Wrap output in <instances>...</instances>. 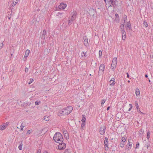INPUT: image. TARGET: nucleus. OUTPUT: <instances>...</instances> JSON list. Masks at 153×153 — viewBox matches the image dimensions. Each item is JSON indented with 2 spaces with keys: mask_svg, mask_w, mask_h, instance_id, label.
Returning <instances> with one entry per match:
<instances>
[{
  "mask_svg": "<svg viewBox=\"0 0 153 153\" xmlns=\"http://www.w3.org/2000/svg\"><path fill=\"white\" fill-rule=\"evenodd\" d=\"M64 153H71L69 151V149H67L65 150L64 152Z\"/></svg>",
  "mask_w": 153,
  "mask_h": 153,
  "instance_id": "obj_34",
  "label": "nucleus"
},
{
  "mask_svg": "<svg viewBox=\"0 0 153 153\" xmlns=\"http://www.w3.org/2000/svg\"><path fill=\"white\" fill-rule=\"evenodd\" d=\"M13 52H11V55L12 57V56L13 55Z\"/></svg>",
  "mask_w": 153,
  "mask_h": 153,
  "instance_id": "obj_54",
  "label": "nucleus"
},
{
  "mask_svg": "<svg viewBox=\"0 0 153 153\" xmlns=\"http://www.w3.org/2000/svg\"><path fill=\"white\" fill-rule=\"evenodd\" d=\"M2 128V126H1V125H0V130H3Z\"/></svg>",
  "mask_w": 153,
  "mask_h": 153,
  "instance_id": "obj_49",
  "label": "nucleus"
},
{
  "mask_svg": "<svg viewBox=\"0 0 153 153\" xmlns=\"http://www.w3.org/2000/svg\"><path fill=\"white\" fill-rule=\"evenodd\" d=\"M99 57L101 56L102 55V51L101 50H100L99 51Z\"/></svg>",
  "mask_w": 153,
  "mask_h": 153,
  "instance_id": "obj_39",
  "label": "nucleus"
},
{
  "mask_svg": "<svg viewBox=\"0 0 153 153\" xmlns=\"http://www.w3.org/2000/svg\"><path fill=\"white\" fill-rule=\"evenodd\" d=\"M81 56L82 57H87L86 52H82L81 53Z\"/></svg>",
  "mask_w": 153,
  "mask_h": 153,
  "instance_id": "obj_20",
  "label": "nucleus"
},
{
  "mask_svg": "<svg viewBox=\"0 0 153 153\" xmlns=\"http://www.w3.org/2000/svg\"><path fill=\"white\" fill-rule=\"evenodd\" d=\"M122 39L123 40H125L126 38V33L125 30H122Z\"/></svg>",
  "mask_w": 153,
  "mask_h": 153,
  "instance_id": "obj_9",
  "label": "nucleus"
},
{
  "mask_svg": "<svg viewBox=\"0 0 153 153\" xmlns=\"http://www.w3.org/2000/svg\"><path fill=\"white\" fill-rule=\"evenodd\" d=\"M115 16L116 18L119 17V15L117 14L116 13L115 14Z\"/></svg>",
  "mask_w": 153,
  "mask_h": 153,
  "instance_id": "obj_48",
  "label": "nucleus"
},
{
  "mask_svg": "<svg viewBox=\"0 0 153 153\" xmlns=\"http://www.w3.org/2000/svg\"><path fill=\"white\" fill-rule=\"evenodd\" d=\"M126 149H127L128 150H129L131 149V146H129V145H127L126 146Z\"/></svg>",
  "mask_w": 153,
  "mask_h": 153,
  "instance_id": "obj_35",
  "label": "nucleus"
},
{
  "mask_svg": "<svg viewBox=\"0 0 153 153\" xmlns=\"http://www.w3.org/2000/svg\"><path fill=\"white\" fill-rule=\"evenodd\" d=\"M8 124L6 123H4L2 125H1V126H2V128H3V130L7 126Z\"/></svg>",
  "mask_w": 153,
  "mask_h": 153,
  "instance_id": "obj_19",
  "label": "nucleus"
},
{
  "mask_svg": "<svg viewBox=\"0 0 153 153\" xmlns=\"http://www.w3.org/2000/svg\"><path fill=\"white\" fill-rule=\"evenodd\" d=\"M150 145L149 143H147V146H146V147L147 149H148L149 147L150 146Z\"/></svg>",
  "mask_w": 153,
  "mask_h": 153,
  "instance_id": "obj_44",
  "label": "nucleus"
},
{
  "mask_svg": "<svg viewBox=\"0 0 153 153\" xmlns=\"http://www.w3.org/2000/svg\"><path fill=\"white\" fill-rule=\"evenodd\" d=\"M72 109V107L70 106L60 110L59 111V113L62 115H67L71 112Z\"/></svg>",
  "mask_w": 153,
  "mask_h": 153,
  "instance_id": "obj_1",
  "label": "nucleus"
},
{
  "mask_svg": "<svg viewBox=\"0 0 153 153\" xmlns=\"http://www.w3.org/2000/svg\"><path fill=\"white\" fill-rule=\"evenodd\" d=\"M109 108H110V107H108L107 108V110H109Z\"/></svg>",
  "mask_w": 153,
  "mask_h": 153,
  "instance_id": "obj_55",
  "label": "nucleus"
},
{
  "mask_svg": "<svg viewBox=\"0 0 153 153\" xmlns=\"http://www.w3.org/2000/svg\"><path fill=\"white\" fill-rule=\"evenodd\" d=\"M64 137L66 138V139H69V137L68 136V134L67 133L65 132L64 133Z\"/></svg>",
  "mask_w": 153,
  "mask_h": 153,
  "instance_id": "obj_22",
  "label": "nucleus"
},
{
  "mask_svg": "<svg viewBox=\"0 0 153 153\" xmlns=\"http://www.w3.org/2000/svg\"><path fill=\"white\" fill-rule=\"evenodd\" d=\"M117 62V59L116 58H114L113 59L111 68L113 70H114L116 68Z\"/></svg>",
  "mask_w": 153,
  "mask_h": 153,
  "instance_id": "obj_3",
  "label": "nucleus"
},
{
  "mask_svg": "<svg viewBox=\"0 0 153 153\" xmlns=\"http://www.w3.org/2000/svg\"><path fill=\"white\" fill-rule=\"evenodd\" d=\"M136 108H137V110L139 108V106L138 105V104H137V105H136Z\"/></svg>",
  "mask_w": 153,
  "mask_h": 153,
  "instance_id": "obj_46",
  "label": "nucleus"
},
{
  "mask_svg": "<svg viewBox=\"0 0 153 153\" xmlns=\"http://www.w3.org/2000/svg\"><path fill=\"white\" fill-rule=\"evenodd\" d=\"M62 142H60V143H59V144L58 145V148L59 150H63L66 147V144L64 143H62Z\"/></svg>",
  "mask_w": 153,
  "mask_h": 153,
  "instance_id": "obj_4",
  "label": "nucleus"
},
{
  "mask_svg": "<svg viewBox=\"0 0 153 153\" xmlns=\"http://www.w3.org/2000/svg\"><path fill=\"white\" fill-rule=\"evenodd\" d=\"M33 81V80L32 79H30L29 82H28V83L29 84H30L31 83H32Z\"/></svg>",
  "mask_w": 153,
  "mask_h": 153,
  "instance_id": "obj_38",
  "label": "nucleus"
},
{
  "mask_svg": "<svg viewBox=\"0 0 153 153\" xmlns=\"http://www.w3.org/2000/svg\"><path fill=\"white\" fill-rule=\"evenodd\" d=\"M76 19L74 18L73 17L71 16V18L69 19L68 20V25H70Z\"/></svg>",
  "mask_w": 153,
  "mask_h": 153,
  "instance_id": "obj_11",
  "label": "nucleus"
},
{
  "mask_svg": "<svg viewBox=\"0 0 153 153\" xmlns=\"http://www.w3.org/2000/svg\"><path fill=\"white\" fill-rule=\"evenodd\" d=\"M41 103L40 101H37L35 102V104L36 105H38Z\"/></svg>",
  "mask_w": 153,
  "mask_h": 153,
  "instance_id": "obj_28",
  "label": "nucleus"
},
{
  "mask_svg": "<svg viewBox=\"0 0 153 153\" xmlns=\"http://www.w3.org/2000/svg\"><path fill=\"white\" fill-rule=\"evenodd\" d=\"M84 41V44L85 46H87L88 45V39L86 36H84L83 38Z\"/></svg>",
  "mask_w": 153,
  "mask_h": 153,
  "instance_id": "obj_12",
  "label": "nucleus"
},
{
  "mask_svg": "<svg viewBox=\"0 0 153 153\" xmlns=\"http://www.w3.org/2000/svg\"><path fill=\"white\" fill-rule=\"evenodd\" d=\"M22 124H23V123H22L21 124V125L20 126V128H21L20 131H23V129L24 127V126H23Z\"/></svg>",
  "mask_w": 153,
  "mask_h": 153,
  "instance_id": "obj_32",
  "label": "nucleus"
},
{
  "mask_svg": "<svg viewBox=\"0 0 153 153\" xmlns=\"http://www.w3.org/2000/svg\"><path fill=\"white\" fill-rule=\"evenodd\" d=\"M150 132L149 131H148L147 132V138L148 140L149 139L150 137Z\"/></svg>",
  "mask_w": 153,
  "mask_h": 153,
  "instance_id": "obj_25",
  "label": "nucleus"
},
{
  "mask_svg": "<svg viewBox=\"0 0 153 153\" xmlns=\"http://www.w3.org/2000/svg\"><path fill=\"white\" fill-rule=\"evenodd\" d=\"M66 4L64 3H60V4L58 8L60 9H64L66 7Z\"/></svg>",
  "mask_w": 153,
  "mask_h": 153,
  "instance_id": "obj_7",
  "label": "nucleus"
},
{
  "mask_svg": "<svg viewBox=\"0 0 153 153\" xmlns=\"http://www.w3.org/2000/svg\"><path fill=\"white\" fill-rule=\"evenodd\" d=\"M19 0H13V2L15 3L16 4H17Z\"/></svg>",
  "mask_w": 153,
  "mask_h": 153,
  "instance_id": "obj_40",
  "label": "nucleus"
},
{
  "mask_svg": "<svg viewBox=\"0 0 153 153\" xmlns=\"http://www.w3.org/2000/svg\"><path fill=\"white\" fill-rule=\"evenodd\" d=\"M127 20V16L124 15L123 17V19L122 20V22L123 24H124L126 20Z\"/></svg>",
  "mask_w": 153,
  "mask_h": 153,
  "instance_id": "obj_16",
  "label": "nucleus"
},
{
  "mask_svg": "<svg viewBox=\"0 0 153 153\" xmlns=\"http://www.w3.org/2000/svg\"><path fill=\"white\" fill-rule=\"evenodd\" d=\"M127 75V77H128V78H129V75L128 74V73H127V74H126Z\"/></svg>",
  "mask_w": 153,
  "mask_h": 153,
  "instance_id": "obj_50",
  "label": "nucleus"
},
{
  "mask_svg": "<svg viewBox=\"0 0 153 153\" xmlns=\"http://www.w3.org/2000/svg\"><path fill=\"white\" fill-rule=\"evenodd\" d=\"M30 104H29L28 106H30Z\"/></svg>",
  "mask_w": 153,
  "mask_h": 153,
  "instance_id": "obj_64",
  "label": "nucleus"
},
{
  "mask_svg": "<svg viewBox=\"0 0 153 153\" xmlns=\"http://www.w3.org/2000/svg\"><path fill=\"white\" fill-rule=\"evenodd\" d=\"M140 113V114H145V113H143V112H141Z\"/></svg>",
  "mask_w": 153,
  "mask_h": 153,
  "instance_id": "obj_57",
  "label": "nucleus"
},
{
  "mask_svg": "<svg viewBox=\"0 0 153 153\" xmlns=\"http://www.w3.org/2000/svg\"><path fill=\"white\" fill-rule=\"evenodd\" d=\"M44 120L46 121H48L50 119V117L48 116H45L44 117Z\"/></svg>",
  "mask_w": 153,
  "mask_h": 153,
  "instance_id": "obj_23",
  "label": "nucleus"
},
{
  "mask_svg": "<svg viewBox=\"0 0 153 153\" xmlns=\"http://www.w3.org/2000/svg\"><path fill=\"white\" fill-rule=\"evenodd\" d=\"M30 51L29 50H27L25 52V57L27 58L29 54L30 53Z\"/></svg>",
  "mask_w": 153,
  "mask_h": 153,
  "instance_id": "obj_15",
  "label": "nucleus"
},
{
  "mask_svg": "<svg viewBox=\"0 0 153 153\" xmlns=\"http://www.w3.org/2000/svg\"><path fill=\"white\" fill-rule=\"evenodd\" d=\"M85 125V123H82L81 125V128L82 129L83 126Z\"/></svg>",
  "mask_w": 153,
  "mask_h": 153,
  "instance_id": "obj_36",
  "label": "nucleus"
},
{
  "mask_svg": "<svg viewBox=\"0 0 153 153\" xmlns=\"http://www.w3.org/2000/svg\"><path fill=\"white\" fill-rule=\"evenodd\" d=\"M136 94L137 96L139 95L140 94V91L139 89H137L136 90Z\"/></svg>",
  "mask_w": 153,
  "mask_h": 153,
  "instance_id": "obj_21",
  "label": "nucleus"
},
{
  "mask_svg": "<svg viewBox=\"0 0 153 153\" xmlns=\"http://www.w3.org/2000/svg\"><path fill=\"white\" fill-rule=\"evenodd\" d=\"M122 140L123 142H125L126 141V140L124 137H123L122 138Z\"/></svg>",
  "mask_w": 153,
  "mask_h": 153,
  "instance_id": "obj_41",
  "label": "nucleus"
},
{
  "mask_svg": "<svg viewBox=\"0 0 153 153\" xmlns=\"http://www.w3.org/2000/svg\"><path fill=\"white\" fill-rule=\"evenodd\" d=\"M32 132V130H30L27 131V134H30Z\"/></svg>",
  "mask_w": 153,
  "mask_h": 153,
  "instance_id": "obj_42",
  "label": "nucleus"
},
{
  "mask_svg": "<svg viewBox=\"0 0 153 153\" xmlns=\"http://www.w3.org/2000/svg\"><path fill=\"white\" fill-rule=\"evenodd\" d=\"M28 68H25V72H27L28 71Z\"/></svg>",
  "mask_w": 153,
  "mask_h": 153,
  "instance_id": "obj_47",
  "label": "nucleus"
},
{
  "mask_svg": "<svg viewBox=\"0 0 153 153\" xmlns=\"http://www.w3.org/2000/svg\"><path fill=\"white\" fill-rule=\"evenodd\" d=\"M23 144L22 143H21L19 145L18 148L20 150H22V146Z\"/></svg>",
  "mask_w": 153,
  "mask_h": 153,
  "instance_id": "obj_26",
  "label": "nucleus"
},
{
  "mask_svg": "<svg viewBox=\"0 0 153 153\" xmlns=\"http://www.w3.org/2000/svg\"><path fill=\"white\" fill-rule=\"evenodd\" d=\"M105 129V127L104 126H101L100 128V134L103 135L104 134Z\"/></svg>",
  "mask_w": 153,
  "mask_h": 153,
  "instance_id": "obj_6",
  "label": "nucleus"
},
{
  "mask_svg": "<svg viewBox=\"0 0 153 153\" xmlns=\"http://www.w3.org/2000/svg\"><path fill=\"white\" fill-rule=\"evenodd\" d=\"M105 101V99H103L102 100L101 104L102 105H102L104 104Z\"/></svg>",
  "mask_w": 153,
  "mask_h": 153,
  "instance_id": "obj_37",
  "label": "nucleus"
},
{
  "mask_svg": "<svg viewBox=\"0 0 153 153\" xmlns=\"http://www.w3.org/2000/svg\"><path fill=\"white\" fill-rule=\"evenodd\" d=\"M104 144L105 146L107 147V149H108V140L107 137H106L105 138V140H104Z\"/></svg>",
  "mask_w": 153,
  "mask_h": 153,
  "instance_id": "obj_13",
  "label": "nucleus"
},
{
  "mask_svg": "<svg viewBox=\"0 0 153 153\" xmlns=\"http://www.w3.org/2000/svg\"><path fill=\"white\" fill-rule=\"evenodd\" d=\"M137 110V111L138 112H141V111H140V110L139 108Z\"/></svg>",
  "mask_w": 153,
  "mask_h": 153,
  "instance_id": "obj_52",
  "label": "nucleus"
},
{
  "mask_svg": "<svg viewBox=\"0 0 153 153\" xmlns=\"http://www.w3.org/2000/svg\"><path fill=\"white\" fill-rule=\"evenodd\" d=\"M129 105H130V107H132V104H129Z\"/></svg>",
  "mask_w": 153,
  "mask_h": 153,
  "instance_id": "obj_59",
  "label": "nucleus"
},
{
  "mask_svg": "<svg viewBox=\"0 0 153 153\" xmlns=\"http://www.w3.org/2000/svg\"><path fill=\"white\" fill-rule=\"evenodd\" d=\"M82 120H81V121H82V123H85L86 120V119L85 117V115H82Z\"/></svg>",
  "mask_w": 153,
  "mask_h": 153,
  "instance_id": "obj_24",
  "label": "nucleus"
},
{
  "mask_svg": "<svg viewBox=\"0 0 153 153\" xmlns=\"http://www.w3.org/2000/svg\"><path fill=\"white\" fill-rule=\"evenodd\" d=\"M124 145H125L124 142H121V143L120 144V147H121L122 148H123L124 146Z\"/></svg>",
  "mask_w": 153,
  "mask_h": 153,
  "instance_id": "obj_30",
  "label": "nucleus"
},
{
  "mask_svg": "<svg viewBox=\"0 0 153 153\" xmlns=\"http://www.w3.org/2000/svg\"><path fill=\"white\" fill-rule=\"evenodd\" d=\"M147 146V143L146 144H145V146L146 147V146Z\"/></svg>",
  "mask_w": 153,
  "mask_h": 153,
  "instance_id": "obj_60",
  "label": "nucleus"
},
{
  "mask_svg": "<svg viewBox=\"0 0 153 153\" xmlns=\"http://www.w3.org/2000/svg\"><path fill=\"white\" fill-rule=\"evenodd\" d=\"M44 153H48L47 151H45L44 152Z\"/></svg>",
  "mask_w": 153,
  "mask_h": 153,
  "instance_id": "obj_61",
  "label": "nucleus"
},
{
  "mask_svg": "<svg viewBox=\"0 0 153 153\" xmlns=\"http://www.w3.org/2000/svg\"><path fill=\"white\" fill-rule=\"evenodd\" d=\"M128 83H129L130 82V81L129 80H128Z\"/></svg>",
  "mask_w": 153,
  "mask_h": 153,
  "instance_id": "obj_63",
  "label": "nucleus"
},
{
  "mask_svg": "<svg viewBox=\"0 0 153 153\" xmlns=\"http://www.w3.org/2000/svg\"><path fill=\"white\" fill-rule=\"evenodd\" d=\"M143 26L145 27H147L148 26V24L147 22H144L143 24Z\"/></svg>",
  "mask_w": 153,
  "mask_h": 153,
  "instance_id": "obj_29",
  "label": "nucleus"
},
{
  "mask_svg": "<svg viewBox=\"0 0 153 153\" xmlns=\"http://www.w3.org/2000/svg\"><path fill=\"white\" fill-rule=\"evenodd\" d=\"M113 6L115 7L117 5L118 2L117 0H109Z\"/></svg>",
  "mask_w": 153,
  "mask_h": 153,
  "instance_id": "obj_8",
  "label": "nucleus"
},
{
  "mask_svg": "<svg viewBox=\"0 0 153 153\" xmlns=\"http://www.w3.org/2000/svg\"><path fill=\"white\" fill-rule=\"evenodd\" d=\"M139 143H138L136 145V148H138V147H137L139 146Z\"/></svg>",
  "mask_w": 153,
  "mask_h": 153,
  "instance_id": "obj_45",
  "label": "nucleus"
},
{
  "mask_svg": "<svg viewBox=\"0 0 153 153\" xmlns=\"http://www.w3.org/2000/svg\"><path fill=\"white\" fill-rule=\"evenodd\" d=\"M18 124L17 125V128H19V127L18 126Z\"/></svg>",
  "mask_w": 153,
  "mask_h": 153,
  "instance_id": "obj_62",
  "label": "nucleus"
},
{
  "mask_svg": "<svg viewBox=\"0 0 153 153\" xmlns=\"http://www.w3.org/2000/svg\"><path fill=\"white\" fill-rule=\"evenodd\" d=\"M114 79L113 78H112L110 81L111 82L110 85L111 86H113L115 84V82L114 81Z\"/></svg>",
  "mask_w": 153,
  "mask_h": 153,
  "instance_id": "obj_14",
  "label": "nucleus"
},
{
  "mask_svg": "<svg viewBox=\"0 0 153 153\" xmlns=\"http://www.w3.org/2000/svg\"><path fill=\"white\" fill-rule=\"evenodd\" d=\"M88 13L90 16H93L95 13V11L93 9H91L89 10Z\"/></svg>",
  "mask_w": 153,
  "mask_h": 153,
  "instance_id": "obj_10",
  "label": "nucleus"
},
{
  "mask_svg": "<svg viewBox=\"0 0 153 153\" xmlns=\"http://www.w3.org/2000/svg\"><path fill=\"white\" fill-rule=\"evenodd\" d=\"M16 4L13 2V3L11 4L12 7H14Z\"/></svg>",
  "mask_w": 153,
  "mask_h": 153,
  "instance_id": "obj_43",
  "label": "nucleus"
},
{
  "mask_svg": "<svg viewBox=\"0 0 153 153\" xmlns=\"http://www.w3.org/2000/svg\"><path fill=\"white\" fill-rule=\"evenodd\" d=\"M130 140H131V139H129L128 141V145L129 146H131L132 145V143L130 142Z\"/></svg>",
  "mask_w": 153,
  "mask_h": 153,
  "instance_id": "obj_33",
  "label": "nucleus"
},
{
  "mask_svg": "<svg viewBox=\"0 0 153 153\" xmlns=\"http://www.w3.org/2000/svg\"><path fill=\"white\" fill-rule=\"evenodd\" d=\"M127 27L130 29L131 27V26L130 22H127Z\"/></svg>",
  "mask_w": 153,
  "mask_h": 153,
  "instance_id": "obj_27",
  "label": "nucleus"
},
{
  "mask_svg": "<svg viewBox=\"0 0 153 153\" xmlns=\"http://www.w3.org/2000/svg\"><path fill=\"white\" fill-rule=\"evenodd\" d=\"M53 140L55 142L60 143V142H63V138L62 134L59 132H57L54 134L53 138Z\"/></svg>",
  "mask_w": 153,
  "mask_h": 153,
  "instance_id": "obj_2",
  "label": "nucleus"
},
{
  "mask_svg": "<svg viewBox=\"0 0 153 153\" xmlns=\"http://www.w3.org/2000/svg\"><path fill=\"white\" fill-rule=\"evenodd\" d=\"M41 151L40 150H39L36 153H40Z\"/></svg>",
  "mask_w": 153,
  "mask_h": 153,
  "instance_id": "obj_51",
  "label": "nucleus"
},
{
  "mask_svg": "<svg viewBox=\"0 0 153 153\" xmlns=\"http://www.w3.org/2000/svg\"><path fill=\"white\" fill-rule=\"evenodd\" d=\"M124 24H122L120 26V28L122 30H124Z\"/></svg>",
  "mask_w": 153,
  "mask_h": 153,
  "instance_id": "obj_31",
  "label": "nucleus"
},
{
  "mask_svg": "<svg viewBox=\"0 0 153 153\" xmlns=\"http://www.w3.org/2000/svg\"><path fill=\"white\" fill-rule=\"evenodd\" d=\"M131 108H132L131 107H130V108L129 109L128 111H130L131 110Z\"/></svg>",
  "mask_w": 153,
  "mask_h": 153,
  "instance_id": "obj_53",
  "label": "nucleus"
},
{
  "mask_svg": "<svg viewBox=\"0 0 153 153\" xmlns=\"http://www.w3.org/2000/svg\"><path fill=\"white\" fill-rule=\"evenodd\" d=\"M105 69V65L103 64H101L99 67V70L98 72V74L100 73V71H101V74H103V71Z\"/></svg>",
  "mask_w": 153,
  "mask_h": 153,
  "instance_id": "obj_5",
  "label": "nucleus"
},
{
  "mask_svg": "<svg viewBox=\"0 0 153 153\" xmlns=\"http://www.w3.org/2000/svg\"><path fill=\"white\" fill-rule=\"evenodd\" d=\"M46 34V31L45 30H43L42 34V38L44 39H45V35Z\"/></svg>",
  "mask_w": 153,
  "mask_h": 153,
  "instance_id": "obj_18",
  "label": "nucleus"
},
{
  "mask_svg": "<svg viewBox=\"0 0 153 153\" xmlns=\"http://www.w3.org/2000/svg\"><path fill=\"white\" fill-rule=\"evenodd\" d=\"M135 103L136 105H137V104H138L137 103V101H135Z\"/></svg>",
  "mask_w": 153,
  "mask_h": 153,
  "instance_id": "obj_56",
  "label": "nucleus"
},
{
  "mask_svg": "<svg viewBox=\"0 0 153 153\" xmlns=\"http://www.w3.org/2000/svg\"><path fill=\"white\" fill-rule=\"evenodd\" d=\"M77 15V12L76 11H74L72 13V17H73L74 18H76Z\"/></svg>",
  "mask_w": 153,
  "mask_h": 153,
  "instance_id": "obj_17",
  "label": "nucleus"
},
{
  "mask_svg": "<svg viewBox=\"0 0 153 153\" xmlns=\"http://www.w3.org/2000/svg\"><path fill=\"white\" fill-rule=\"evenodd\" d=\"M145 76L147 78V77H148V76L147 74H146Z\"/></svg>",
  "mask_w": 153,
  "mask_h": 153,
  "instance_id": "obj_58",
  "label": "nucleus"
}]
</instances>
